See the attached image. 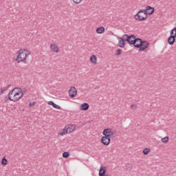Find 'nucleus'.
Segmentation results:
<instances>
[{
  "label": "nucleus",
  "mask_w": 176,
  "mask_h": 176,
  "mask_svg": "<svg viewBox=\"0 0 176 176\" xmlns=\"http://www.w3.org/2000/svg\"><path fill=\"white\" fill-rule=\"evenodd\" d=\"M120 54H122V50H117L116 51L115 55L116 56H120Z\"/></svg>",
  "instance_id": "26"
},
{
  "label": "nucleus",
  "mask_w": 176,
  "mask_h": 176,
  "mask_svg": "<svg viewBox=\"0 0 176 176\" xmlns=\"http://www.w3.org/2000/svg\"><path fill=\"white\" fill-rule=\"evenodd\" d=\"M162 142H163V144H167L168 142V137L166 136L165 138H163L162 139Z\"/></svg>",
  "instance_id": "24"
},
{
  "label": "nucleus",
  "mask_w": 176,
  "mask_h": 176,
  "mask_svg": "<svg viewBox=\"0 0 176 176\" xmlns=\"http://www.w3.org/2000/svg\"><path fill=\"white\" fill-rule=\"evenodd\" d=\"M139 40L142 41V39H141L140 38H137V37H135V41H134L135 43H133V45L135 47L136 45H140L141 41H140Z\"/></svg>",
  "instance_id": "20"
},
{
  "label": "nucleus",
  "mask_w": 176,
  "mask_h": 176,
  "mask_svg": "<svg viewBox=\"0 0 176 176\" xmlns=\"http://www.w3.org/2000/svg\"><path fill=\"white\" fill-rule=\"evenodd\" d=\"M23 89L21 88H16V91L15 93V96L12 97V101L16 102V101H19L21 97H23Z\"/></svg>",
  "instance_id": "6"
},
{
  "label": "nucleus",
  "mask_w": 176,
  "mask_h": 176,
  "mask_svg": "<svg viewBox=\"0 0 176 176\" xmlns=\"http://www.w3.org/2000/svg\"><path fill=\"white\" fill-rule=\"evenodd\" d=\"M91 63H93V64H97V56L96 55H92L90 58Z\"/></svg>",
  "instance_id": "18"
},
{
  "label": "nucleus",
  "mask_w": 176,
  "mask_h": 176,
  "mask_svg": "<svg viewBox=\"0 0 176 176\" xmlns=\"http://www.w3.org/2000/svg\"><path fill=\"white\" fill-rule=\"evenodd\" d=\"M104 31H105V28L102 26L96 28L97 34H104Z\"/></svg>",
  "instance_id": "16"
},
{
  "label": "nucleus",
  "mask_w": 176,
  "mask_h": 176,
  "mask_svg": "<svg viewBox=\"0 0 176 176\" xmlns=\"http://www.w3.org/2000/svg\"><path fill=\"white\" fill-rule=\"evenodd\" d=\"M89 107L90 105H89L88 103H82L80 107V109L81 111H87V109H89Z\"/></svg>",
  "instance_id": "13"
},
{
  "label": "nucleus",
  "mask_w": 176,
  "mask_h": 176,
  "mask_svg": "<svg viewBox=\"0 0 176 176\" xmlns=\"http://www.w3.org/2000/svg\"><path fill=\"white\" fill-rule=\"evenodd\" d=\"M132 169H133V166H131L130 165L126 166V170H132Z\"/></svg>",
  "instance_id": "29"
},
{
  "label": "nucleus",
  "mask_w": 176,
  "mask_h": 176,
  "mask_svg": "<svg viewBox=\"0 0 176 176\" xmlns=\"http://www.w3.org/2000/svg\"><path fill=\"white\" fill-rule=\"evenodd\" d=\"M17 90V87L14 88L12 90H11L9 94H8V98L10 101H13V98L12 97H15V94H16V91Z\"/></svg>",
  "instance_id": "11"
},
{
  "label": "nucleus",
  "mask_w": 176,
  "mask_h": 176,
  "mask_svg": "<svg viewBox=\"0 0 176 176\" xmlns=\"http://www.w3.org/2000/svg\"><path fill=\"white\" fill-rule=\"evenodd\" d=\"M131 108H132L133 111H135V109L138 108V106L137 105V104H131Z\"/></svg>",
  "instance_id": "27"
},
{
  "label": "nucleus",
  "mask_w": 176,
  "mask_h": 176,
  "mask_svg": "<svg viewBox=\"0 0 176 176\" xmlns=\"http://www.w3.org/2000/svg\"><path fill=\"white\" fill-rule=\"evenodd\" d=\"M78 94V91L76 90V87H72L69 89V96L71 97V98H74V97L76 96Z\"/></svg>",
  "instance_id": "8"
},
{
  "label": "nucleus",
  "mask_w": 176,
  "mask_h": 176,
  "mask_svg": "<svg viewBox=\"0 0 176 176\" xmlns=\"http://www.w3.org/2000/svg\"><path fill=\"white\" fill-rule=\"evenodd\" d=\"M102 134L104 137L111 138V137H115V135H116V131H112L111 129H104L103 130Z\"/></svg>",
  "instance_id": "5"
},
{
  "label": "nucleus",
  "mask_w": 176,
  "mask_h": 176,
  "mask_svg": "<svg viewBox=\"0 0 176 176\" xmlns=\"http://www.w3.org/2000/svg\"><path fill=\"white\" fill-rule=\"evenodd\" d=\"M50 47L54 53H58V52H60V49H58V47L55 43L51 44Z\"/></svg>",
  "instance_id": "12"
},
{
  "label": "nucleus",
  "mask_w": 176,
  "mask_h": 176,
  "mask_svg": "<svg viewBox=\"0 0 176 176\" xmlns=\"http://www.w3.org/2000/svg\"><path fill=\"white\" fill-rule=\"evenodd\" d=\"M35 105V102H30V107H34Z\"/></svg>",
  "instance_id": "31"
},
{
  "label": "nucleus",
  "mask_w": 176,
  "mask_h": 176,
  "mask_svg": "<svg viewBox=\"0 0 176 176\" xmlns=\"http://www.w3.org/2000/svg\"><path fill=\"white\" fill-rule=\"evenodd\" d=\"M48 105H52L54 108H56V109H61V107L58 106L53 101H49L48 102Z\"/></svg>",
  "instance_id": "15"
},
{
  "label": "nucleus",
  "mask_w": 176,
  "mask_h": 176,
  "mask_svg": "<svg viewBox=\"0 0 176 176\" xmlns=\"http://www.w3.org/2000/svg\"><path fill=\"white\" fill-rule=\"evenodd\" d=\"M99 176H109L107 173L99 175Z\"/></svg>",
  "instance_id": "32"
},
{
  "label": "nucleus",
  "mask_w": 176,
  "mask_h": 176,
  "mask_svg": "<svg viewBox=\"0 0 176 176\" xmlns=\"http://www.w3.org/2000/svg\"><path fill=\"white\" fill-rule=\"evenodd\" d=\"M175 38H176V28H174L170 31V36L168 38V43L170 46H173L174 43H175Z\"/></svg>",
  "instance_id": "4"
},
{
  "label": "nucleus",
  "mask_w": 176,
  "mask_h": 176,
  "mask_svg": "<svg viewBox=\"0 0 176 176\" xmlns=\"http://www.w3.org/2000/svg\"><path fill=\"white\" fill-rule=\"evenodd\" d=\"M102 144L103 145H105L106 146H108L109 144H111V138H108L107 136H102L100 140Z\"/></svg>",
  "instance_id": "10"
},
{
  "label": "nucleus",
  "mask_w": 176,
  "mask_h": 176,
  "mask_svg": "<svg viewBox=\"0 0 176 176\" xmlns=\"http://www.w3.org/2000/svg\"><path fill=\"white\" fill-rule=\"evenodd\" d=\"M139 16H140V19H137V14L135 15V16H134V18H135V20H138L139 21H145V20H142V17H144V13H140V14H139Z\"/></svg>",
  "instance_id": "19"
},
{
  "label": "nucleus",
  "mask_w": 176,
  "mask_h": 176,
  "mask_svg": "<svg viewBox=\"0 0 176 176\" xmlns=\"http://www.w3.org/2000/svg\"><path fill=\"white\" fill-rule=\"evenodd\" d=\"M129 41H127L128 43H129V45H134V43H135L134 42V41L135 40V35L131 34L129 36Z\"/></svg>",
  "instance_id": "14"
},
{
  "label": "nucleus",
  "mask_w": 176,
  "mask_h": 176,
  "mask_svg": "<svg viewBox=\"0 0 176 176\" xmlns=\"http://www.w3.org/2000/svg\"><path fill=\"white\" fill-rule=\"evenodd\" d=\"M74 3H76V5H79L80 2H82V0H72Z\"/></svg>",
  "instance_id": "28"
},
{
  "label": "nucleus",
  "mask_w": 176,
  "mask_h": 176,
  "mask_svg": "<svg viewBox=\"0 0 176 176\" xmlns=\"http://www.w3.org/2000/svg\"><path fill=\"white\" fill-rule=\"evenodd\" d=\"M9 87H10V85H8L4 89H0V96H2V94H3V92L6 91V90H8Z\"/></svg>",
  "instance_id": "23"
},
{
  "label": "nucleus",
  "mask_w": 176,
  "mask_h": 176,
  "mask_svg": "<svg viewBox=\"0 0 176 176\" xmlns=\"http://www.w3.org/2000/svg\"><path fill=\"white\" fill-rule=\"evenodd\" d=\"M149 152H151V148H146L143 150V155H148L149 153Z\"/></svg>",
  "instance_id": "21"
},
{
  "label": "nucleus",
  "mask_w": 176,
  "mask_h": 176,
  "mask_svg": "<svg viewBox=\"0 0 176 176\" xmlns=\"http://www.w3.org/2000/svg\"><path fill=\"white\" fill-rule=\"evenodd\" d=\"M140 42V44H137L135 45V47L139 49V52H142L145 50V49H148L149 47V43L146 41H142V40H139Z\"/></svg>",
  "instance_id": "3"
},
{
  "label": "nucleus",
  "mask_w": 176,
  "mask_h": 176,
  "mask_svg": "<svg viewBox=\"0 0 176 176\" xmlns=\"http://www.w3.org/2000/svg\"><path fill=\"white\" fill-rule=\"evenodd\" d=\"M129 36H129V34H124L122 37H117L118 40L120 41V42H122V47L126 46V42H127V41H130Z\"/></svg>",
  "instance_id": "7"
},
{
  "label": "nucleus",
  "mask_w": 176,
  "mask_h": 176,
  "mask_svg": "<svg viewBox=\"0 0 176 176\" xmlns=\"http://www.w3.org/2000/svg\"><path fill=\"white\" fill-rule=\"evenodd\" d=\"M1 164L2 166H6L8 164V160H6V157H3L1 160Z\"/></svg>",
  "instance_id": "22"
},
{
  "label": "nucleus",
  "mask_w": 176,
  "mask_h": 176,
  "mask_svg": "<svg viewBox=\"0 0 176 176\" xmlns=\"http://www.w3.org/2000/svg\"><path fill=\"white\" fill-rule=\"evenodd\" d=\"M119 41V43H118V46L120 47H124V46L122 47V41H120V40H118Z\"/></svg>",
  "instance_id": "30"
},
{
  "label": "nucleus",
  "mask_w": 176,
  "mask_h": 176,
  "mask_svg": "<svg viewBox=\"0 0 176 176\" xmlns=\"http://www.w3.org/2000/svg\"><path fill=\"white\" fill-rule=\"evenodd\" d=\"M75 131V125H70L68 127L65 126L63 130V134H71V133H74Z\"/></svg>",
  "instance_id": "9"
},
{
  "label": "nucleus",
  "mask_w": 176,
  "mask_h": 176,
  "mask_svg": "<svg viewBox=\"0 0 176 176\" xmlns=\"http://www.w3.org/2000/svg\"><path fill=\"white\" fill-rule=\"evenodd\" d=\"M28 54H30L28 53V51H27V50H20L18 52L17 57L15 59L16 63L19 64V63H21L22 61L23 63H25V62L27 61V57Z\"/></svg>",
  "instance_id": "2"
},
{
  "label": "nucleus",
  "mask_w": 176,
  "mask_h": 176,
  "mask_svg": "<svg viewBox=\"0 0 176 176\" xmlns=\"http://www.w3.org/2000/svg\"><path fill=\"white\" fill-rule=\"evenodd\" d=\"M141 13H144V16L142 18V20H145L146 19H148V14H149V16H151V14H153V13H155V8H153L152 6H148L146 7V10H140L136 15L138 19H140L141 16H140V14H141Z\"/></svg>",
  "instance_id": "1"
},
{
  "label": "nucleus",
  "mask_w": 176,
  "mask_h": 176,
  "mask_svg": "<svg viewBox=\"0 0 176 176\" xmlns=\"http://www.w3.org/2000/svg\"><path fill=\"white\" fill-rule=\"evenodd\" d=\"M102 174H107V169L105 168V166H100L99 170V175H101Z\"/></svg>",
  "instance_id": "17"
},
{
  "label": "nucleus",
  "mask_w": 176,
  "mask_h": 176,
  "mask_svg": "<svg viewBox=\"0 0 176 176\" xmlns=\"http://www.w3.org/2000/svg\"><path fill=\"white\" fill-rule=\"evenodd\" d=\"M63 157H64L65 159H67V157H69V153L64 152L63 153Z\"/></svg>",
  "instance_id": "25"
}]
</instances>
